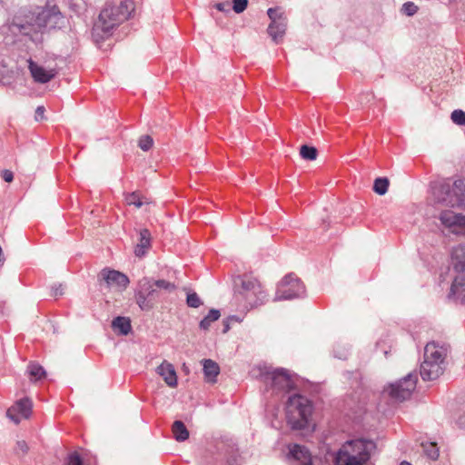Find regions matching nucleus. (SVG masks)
I'll list each match as a JSON object with an SVG mask.
<instances>
[{
  "instance_id": "48",
  "label": "nucleus",
  "mask_w": 465,
  "mask_h": 465,
  "mask_svg": "<svg viewBox=\"0 0 465 465\" xmlns=\"http://www.w3.org/2000/svg\"><path fill=\"white\" fill-rule=\"evenodd\" d=\"M228 330H229V324H228V323H225V324H224L223 332H226Z\"/></svg>"
},
{
  "instance_id": "33",
  "label": "nucleus",
  "mask_w": 465,
  "mask_h": 465,
  "mask_svg": "<svg viewBox=\"0 0 465 465\" xmlns=\"http://www.w3.org/2000/svg\"><path fill=\"white\" fill-rule=\"evenodd\" d=\"M125 201H126L127 204L134 205L137 208L142 207L143 203H147V202L143 201V197L137 192L128 193L125 196Z\"/></svg>"
},
{
  "instance_id": "45",
  "label": "nucleus",
  "mask_w": 465,
  "mask_h": 465,
  "mask_svg": "<svg viewBox=\"0 0 465 465\" xmlns=\"http://www.w3.org/2000/svg\"><path fill=\"white\" fill-rule=\"evenodd\" d=\"M225 444L223 440H218L216 441L215 445H214V449L215 450L219 453V454H222L223 450V448H224Z\"/></svg>"
},
{
  "instance_id": "16",
  "label": "nucleus",
  "mask_w": 465,
  "mask_h": 465,
  "mask_svg": "<svg viewBox=\"0 0 465 465\" xmlns=\"http://www.w3.org/2000/svg\"><path fill=\"white\" fill-rule=\"evenodd\" d=\"M447 355V348L435 341L428 342L424 348V360L443 363Z\"/></svg>"
},
{
  "instance_id": "46",
  "label": "nucleus",
  "mask_w": 465,
  "mask_h": 465,
  "mask_svg": "<svg viewBox=\"0 0 465 465\" xmlns=\"http://www.w3.org/2000/svg\"><path fill=\"white\" fill-rule=\"evenodd\" d=\"M214 453V450H212V449H209L206 450L204 456H203V462L206 464V465H209L211 463V461L208 460V455L209 454H213Z\"/></svg>"
},
{
  "instance_id": "31",
  "label": "nucleus",
  "mask_w": 465,
  "mask_h": 465,
  "mask_svg": "<svg viewBox=\"0 0 465 465\" xmlns=\"http://www.w3.org/2000/svg\"><path fill=\"white\" fill-rule=\"evenodd\" d=\"M300 155L304 160L313 161L317 158L318 152L313 146L302 145L300 149Z\"/></svg>"
},
{
  "instance_id": "19",
  "label": "nucleus",
  "mask_w": 465,
  "mask_h": 465,
  "mask_svg": "<svg viewBox=\"0 0 465 465\" xmlns=\"http://www.w3.org/2000/svg\"><path fill=\"white\" fill-rule=\"evenodd\" d=\"M287 21L283 16H280L278 21H273L268 27V34L275 43H279L286 31Z\"/></svg>"
},
{
  "instance_id": "12",
  "label": "nucleus",
  "mask_w": 465,
  "mask_h": 465,
  "mask_svg": "<svg viewBox=\"0 0 465 465\" xmlns=\"http://www.w3.org/2000/svg\"><path fill=\"white\" fill-rule=\"evenodd\" d=\"M266 381H270L271 387L277 391H290L293 386V381L287 371L278 369L269 373L265 377Z\"/></svg>"
},
{
  "instance_id": "25",
  "label": "nucleus",
  "mask_w": 465,
  "mask_h": 465,
  "mask_svg": "<svg viewBox=\"0 0 465 465\" xmlns=\"http://www.w3.org/2000/svg\"><path fill=\"white\" fill-rule=\"evenodd\" d=\"M27 372L29 378L33 381H37L45 377L46 372L45 369L35 362H30L27 366Z\"/></svg>"
},
{
  "instance_id": "20",
  "label": "nucleus",
  "mask_w": 465,
  "mask_h": 465,
  "mask_svg": "<svg viewBox=\"0 0 465 465\" xmlns=\"http://www.w3.org/2000/svg\"><path fill=\"white\" fill-rule=\"evenodd\" d=\"M151 232L148 229L140 231L139 242L134 247V254L137 257H143L147 251L151 248Z\"/></svg>"
},
{
  "instance_id": "47",
  "label": "nucleus",
  "mask_w": 465,
  "mask_h": 465,
  "mask_svg": "<svg viewBox=\"0 0 465 465\" xmlns=\"http://www.w3.org/2000/svg\"><path fill=\"white\" fill-rule=\"evenodd\" d=\"M52 291H53V295L55 296V297L60 296V295L63 294L61 285L58 286V287H53Z\"/></svg>"
},
{
  "instance_id": "13",
  "label": "nucleus",
  "mask_w": 465,
  "mask_h": 465,
  "mask_svg": "<svg viewBox=\"0 0 465 465\" xmlns=\"http://www.w3.org/2000/svg\"><path fill=\"white\" fill-rule=\"evenodd\" d=\"M33 403L29 398L19 400L14 406L8 409L7 416L16 424L22 419H27L32 413Z\"/></svg>"
},
{
  "instance_id": "37",
  "label": "nucleus",
  "mask_w": 465,
  "mask_h": 465,
  "mask_svg": "<svg viewBox=\"0 0 465 465\" xmlns=\"http://www.w3.org/2000/svg\"><path fill=\"white\" fill-rule=\"evenodd\" d=\"M186 303L189 307L198 308L202 305V301L196 292H189L186 298Z\"/></svg>"
},
{
  "instance_id": "17",
  "label": "nucleus",
  "mask_w": 465,
  "mask_h": 465,
  "mask_svg": "<svg viewBox=\"0 0 465 465\" xmlns=\"http://www.w3.org/2000/svg\"><path fill=\"white\" fill-rule=\"evenodd\" d=\"M156 371L163 377L169 387L175 388L177 386V375L173 364L167 361H163V363L158 366Z\"/></svg>"
},
{
  "instance_id": "6",
  "label": "nucleus",
  "mask_w": 465,
  "mask_h": 465,
  "mask_svg": "<svg viewBox=\"0 0 465 465\" xmlns=\"http://www.w3.org/2000/svg\"><path fill=\"white\" fill-rule=\"evenodd\" d=\"M161 297L153 279L144 277L141 279L135 292V301L142 311H150L153 302Z\"/></svg>"
},
{
  "instance_id": "4",
  "label": "nucleus",
  "mask_w": 465,
  "mask_h": 465,
  "mask_svg": "<svg viewBox=\"0 0 465 465\" xmlns=\"http://www.w3.org/2000/svg\"><path fill=\"white\" fill-rule=\"evenodd\" d=\"M18 19V16L15 17L14 25L19 27L21 31L25 30L27 27L36 31L43 27H55L59 25L63 20V15L58 7L54 5L53 7L31 14L30 16H27L25 24L17 22Z\"/></svg>"
},
{
  "instance_id": "24",
  "label": "nucleus",
  "mask_w": 465,
  "mask_h": 465,
  "mask_svg": "<svg viewBox=\"0 0 465 465\" xmlns=\"http://www.w3.org/2000/svg\"><path fill=\"white\" fill-rule=\"evenodd\" d=\"M172 431L176 440L183 441L189 438V431L184 423L181 420H175L172 426Z\"/></svg>"
},
{
  "instance_id": "2",
  "label": "nucleus",
  "mask_w": 465,
  "mask_h": 465,
  "mask_svg": "<svg viewBox=\"0 0 465 465\" xmlns=\"http://www.w3.org/2000/svg\"><path fill=\"white\" fill-rule=\"evenodd\" d=\"M372 441L355 440L344 443L339 450L336 458V465H364L371 457Z\"/></svg>"
},
{
  "instance_id": "11",
  "label": "nucleus",
  "mask_w": 465,
  "mask_h": 465,
  "mask_svg": "<svg viewBox=\"0 0 465 465\" xmlns=\"http://www.w3.org/2000/svg\"><path fill=\"white\" fill-rule=\"evenodd\" d=\"M98 281L102 283L104 282L106 287H119L125 289L130 281L128 277L118 271L112 270L109 268L103 269L98 274Z\"/></svg>"
},
{
  "instance_id": "30",
  "label": "nucleus",
  "mask_w": 465,
  "mask_h": 465,
  "mask_svg": "<svg viewBox=\"0 0 465 465\" xmlns=\"http://www.w3.org/2000/svg\"><path fill=\"white\" fill-rule=\"evenodd\" d=\"M389 184H390V183L387 178H385V177L377 178L374 181L373 191L380 195H383L387 193Z\"/></svg>"
},
{
  "instance_id": "40",
  "label": "nucleus",
  "mask_w": 465,
  "mask_h": 465,
  "mask_svg": "<svg viewBox=\"0 0 465 465\" xmlns=\"http://www.w3.org/2000/svg\"><path fill=\"white\" fill-rule=\"evenodd\" d=\"M27 451H28L27 443L25 440H18L16 442V446H15V452L18 454L19 453L26 454Z\"/></svg>"
},
{
  "instance_id": "7",
  "label": "nucleus",
  "mask_w": 465,
  "mask_h": 465,
  "mask_svg": "<svg viewBox=\"0 0 465 465\" xmlns=\"http://www.w3.org/2000/svg\"><path fill=\"white\" fill-rule=\"evenodd\" d=\"M305 293V286L294 274H287L279 283L274 301L292 300L302 297Z\"/></svg>"
},
{
  "instance_id": "29",
  "label": "nucleus",
  "mask_w": 465,
  "mask_h": 465,
  "mask_svg": "<svg viewBox=\"0 0 465 465\" xmlns=\"http://www.w3.org/2000/svg\"><path fill=\"white\" fill-rule=\"evenodd\" d=\"M154 284L156 285L159 293L162 295L163 292H173L175 291L176 286L174 283L168 282L166 280H153Z\"/></svg>"
},
{
  "instance_id": "27",
  "label": "nucleus",
  "mask_w": 465,
  "mask_h": 465,
  "mask_svg": "<svg viewBox=\"0 0 465 465\" xmlns=\"http://www.w3.org/2000/svg\"><path fill=\"white\" fill-rule=\"evenodd\" d=\"M221 316V313L216 309H212L208 314L200 322V328L203 330H208L211 324L217 321Z\"/></svg>"
},
{
  "instance_id": "1",
  "label": "nucleus",
  "mask_w": 465,
  "mask_h": 465,
  "mask_svg": "<svg viewBox=\"0 0 465 465\" xmlns=\"http://www.w3.org/2000/svg\"><path fill=\"white\" fill-rule=\"evenodd\" d=\"M134 10V5L130 0L121 1L119 5L107 3L100 12L94 33L101 30L105 36L112 34L113 30L126 21Z\"/></svg>"
},
{
  "instance_id": "35",
  "label": "nucleus",
  "mask_w": 465,
  "mask_h": 465,
  "mask_svg": "<svg viewBox=\"0 0 465 465\" xmlns=\"http://www.w3.org/2000/svg\"><path fill=\"white\" fill-rule=\"evenodd\" d=\"M451 121L460 126H465V112L460 109L454 110L450 114Z\"/></svg>"
},
{
  "instance_id": "28",
  "label": "nucleus",
  "mask_w": 465,
  "mask_h": 465,
  "mask_svg": "<svg viewBox=\"0 0 465 465\" xmlns=\"http://www.w3.org/2000/svg\"><path fill=\"white\" fill-rule=\"evenodd\" d=\"M450 193V183L444 182L433 188V196L437 203H440V196L445 198Z\"/></svg>"
},
{
  "instance_id": "26",
  "label": "nucleus",
  "mask_w": 465,
  "mask_h": 465,
  "mask_svg": "<svg viewBox=\"0 0 465 465\" xmlns=\"http://www.w3.org/2000/svg\"><path fill=\"white\" fill-rule=\"evenodd\" d=\"M453 194L457 196L459 203L457 206L465 207V183L462 180H456L452 183Z\"/></svg>"
},
{
  "instance_id": "43",
  "label": "nucleus",
  "mask_w": 465,
  "mask_h": 465,
  "mask_svg": "<svg viewBox=\"0 0 465 465\" xmlns=\"http://www.w3.org/2000/svg\"><path fill=\"white\" fill-rule=\"evenodd\" d=\"M45 107L43 105H39L35 110V118L36 121H41L45 118Z\"/></svg>"
},
{
  "instance_id": "14",
  "label": "nucleus",
  "mask_w": 465,
  "mask_h": 465,
  "mask_svg": "<svg viewBox=\"0 0 465 465\" xmlns=\"http://www.w3.org/2000/svg\"><path fill=\"white\" fill-rule=\"evenodd\" d=\"M27 62L30 74L35 83L46 84L53 80L58 73L55 68L45 69L31 58Z\"/></svg>"
},
{
  "instance_id": "22",
  "label": "nucleus",
  "mask_w": 465,
  "mask_h": 465,
  "mask_svg": "<svg viewBox=\"0 0 465 465\" xmlns=\"http://www.w3.org/2000/svg\"><path fill=\"white\" fill-rule=\"evenodd\" d=\"M112 327L114 330H118L123 335H127L132 330L131 321L122 316H118L113 320Z\"/></svg>"
},
{
  "instance_id": "42",
  "label": "nucleus",
  "mask_w": 465,
  "mask_h": 465,
  "mask_svg": "<svg viewBox=\"0 0 465 465\" xmlns=\"http://www.w3.org/2000/svg\"><path fill=\"white\" fill-rule=\"evenodd\" d=\"M1 176L6 183H11L14 180V173L10 170L2 171Z\"/></svg>"
},
{
  "instance_id": "36",
  "label": "nucleus",
  "mask_w": 465,
  "mask_h": 465,
  "mask_svg": "<svg viewBox=\"0 0 465 465\" xmlns=\"http://www.w3.org/2000/svg\"><path fill=\"white\" fill-rule=\"evenodd\" d=\"M153 144V140L150 135H143L139 138L138 146L144 152L149 151Z\"/></svg>"
},
{
  "instance_id": "15",
  "label": "nucleus",
  "mask_w": 465,
  "mask_h": 465,
  "mask_svg": "<svg viewBox=\"0 0 465 465\" xmlns=\"http://www.w3.org/2000/svg\"><path fill=\"white\" fill-rule=\"evenodd\" d=\"M443 372L442 363L423 360L420 365V376L423 381H434Z\"/></svg>"
},
{
  "instance_id": "49",
  "label": "nucleus",
  "mask_w": 465,
  "mask_h": 465,
  "mask_svg": "<svg viewBox=\"0 0 465 465\" xmlns=\"http://www.w3.org/2000/svg\"><path fill=\"white\" fill-rule=\"evenodd\" d=\"M400 465H411V464L407 461H402Z\"/></svg>"
},
{
  "instance_id": "39",
  "label": "nucleus",
  "mask_w": 465,
  "mask_h": 465,
  "mask_svg": "<svg viewBox=\"0 0 465 465\" xmlns=\"http://www.w3.org/2000/svg\"><path fill=\"white\" fill-rule=\"evenodd\" d=\"M402 11L405 15L411 16L417 13L418 6L412 2H406L402 5Z\"/></svg>"
},
{
  "instance_id": "5",
  "label": "nucleus",
  "mask_w": 465,
  "mask_h": 465,
  "mask_svg": "<svg viewBox=\"0 0 465 465\" xmlns=\"http://www.w3.org/2000/svg\"><path fill=\"white\" fill-rule=\"evenodd\" d=\"M452 262L457 275L450 286L449 298L456 302H465V246L453 249Z\"/></svg>"
},
{
  "instance_id": "41",
  "label": "nucleus",
  "mask_w": 465,
  "mask_h": 465,
  "mask_svg": "<svg viewBox=\"0 0 465 465\" xmlns=\"http://www.w3.org/2000/svg\"><path fill=\"white\" fill-rule=\"evenodd\" d=\"M267 15L269 18L272 20L271 23H273V21H278L280 16H282V14H279L278 8H269L267 11Z\"/></svg>"
},
{
  "instance_id": "44",
  "label": "nucleus",
  "mask_w": 465,
  "mask_h": 465,
  "mask_svg": "<svg viewBox=\"0 0 465 465\" xmlns=\"http://www.w3.org/2000/svg\"><path fill=\"white\" fill-rule=\"evenodd\" d=\"M216 9L221 11V12H225V11H229V8H230V3L228 2H223V3H218L216 5H215Z\"/></svg>"
},
{
  "instance_id": "3",
  "label": "nucleus",
  "mask_w": 465,
  "mask_h": 465,
  "mask_svg": "<svg viewBox=\"0 0 465 465\" xmlns=\"http://www.w3.org/2000/svg\"><path fill=\"white\" fill-rule=\"evenodd\" d=\"M312 411V403L307 397L294 394L286 403L287 422L292 429H303L308 425Z\"/></svg>"
},
{
  "instance_id": "38",
  "label": "nucleus",
  "mask_w": 465,
  "mask_h": 465,
  "mask_svg": "<svg viewBox=\"0 0 465 465\" xmlns=\"http://www.w3.org/2000/svg\"><path fill=\"white\" fill-rule=\"evenodd\" d=\"M248 5V0H232V10L236 14L242 13Z\"/></svg>"
},
{
  "instance_id": "10",
  "label": "nucleus",
  "mask_w": 465,
  "mask_h": 465,
  "mask_svg": "<svg viewBox=\"0 0 465 465\" xmlns=\"http://www.w3.org/2000/svg\"><path fill=\"white\" fill-rule=\"evenodd\" d=\"M439 219L453 233L465 234V215L457 214L450 210H446L440 213Z\"/></svg>"
},
{
  "instance_id": "8",
  "label": "nucleus",
  "mask_w": 465,
  "mask_h": 465,
  "mask_svg": "<svg viewBox=\"0 0 465 465\" xmlns=\"http://www.w3.org/2000/svg\"><path fill=\"white\" fill-rule=\"evenodd\" d=\"M417 375L410 373L403 379L390 384L384 391L391 399L396 401H403L411 397L417 384Z\"/></svg>"
},
{
  "instance_id": "18",
  "label": "nucleus",
  "mask_w": 465,
  "mask_h": 465,
  "mask_svg": "<svg viewBox=\"0 0 465 465\" xmlns=\"http://www.w3.org/2000/svg\"><path fill=\"white\" fill-rule=\"evenodd\" d=\"M289 450L290 456L299 461L301 465H312V455L306 447L293 444Z\"/></svg>"
},
{
  "instance_id": "34",
  "label": "nucleus",
  "mask_w": 465,
  "mask_h": 465,
  "mask_svg": "<svg viewBox=\"0 0 465 465\" xmlns=\"http://www.w3.org/2000/svg\"><path fill=\"white\" fill-rule=\"evenodd\" d=\"M445 198L440 196V203H443L447 206L455 207L460 203L459 200H457V196L453 194V187L452 184L450 183V193L447 196H444Z\"/></svg>"
},
{
  "instance_id": "21",
  "label": "nucleus",
  "mask_w": 465,
  "mask_h": 465,
  "mask_svg": "<svg viewBox=\"0 0 465 465\" xmlns=\"http://www.w3.org/2000/svg\"><path fill=\"white\" fill-rule=\"evenodd\" d=\"M204 378L208 382H215L220 373L219 365L213 360H204L203 361Z\"/></svg>"
},
{
  "instance_id": "32",
  "label": "nucleus",
  "mask_w": 465,
  "mask_h": 465,
  "mask_svg": "<svg viewBox=\"0 0 465 465\" xmlns=\"http://www.w3.org/2000/svg\"><path fill=\"white\" fill-rule=\"evenodd\" d=\"M422 448L425 452V454L430 459V460H437L439 457V449L437 447V444L434 442H426L422 443Z\"/></svg>"
},
{
  "instance_id": "9",
  "label": "nucleus",
  "mask_w": 465,
  "mask_h": 465,
  "mask_svg": "<svg viewBox=\"0 0 465 465\" xmlns=\"http://www.w3.org/2000/svg\"><path fill=\"white\" fill-rule=\"evenodd\" d=\"M239 296L243 298L248 305L253 307L262 304L267 294L256 279L244 278L242 281Z\"/></svg>"
},
{
  "instance_id": "23",
  "label": "nucleus",
  "mask_w": 465,
  "mask_h": 465,
  "mask_svg": "<svg viewBox=\"0 0 465 465\" xmlns=\"http://www.w3.org/2000/svg\"><path fill=\"white\" fill-rule=\"evenodd\" d=\"M64 465H91L87 453L84 457L78 451L70 452L64 460Z\"/></svg>"
}]
</instances>
